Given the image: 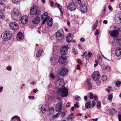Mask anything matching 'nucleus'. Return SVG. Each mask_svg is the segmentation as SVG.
Listing matches in <instances>:
<instances>
[{"label":"nucleus","instance_id":"nucleus-1","mask_svg":"<svg viewBox=\"0 0 121 121\" xmlns=\"http://www.w3.org/2000/svg\"><path fill=\"white\" fill-rule=\"evenodd\" d=\"M65 82L63 79L58 76V80L56 81L55 86L59 90L58 91V93H61L62 97H66L68 95V89L65 87Z\"/></svg>","mask_w":121,"mask_h":121},{"label":"nucleus","instance_id":"nucleus-42","mask_svg":"<svg viewBox=\"0 0 121 121\" xmlns=\"http://www.w3.org/2000/svg\"><path fill=\"white\" fill-rule=\"evenodd\" d=\"M49 2L50 3L51 6L52 7H53L54 5L53 2L51 0H50L49 1Z\"/></svg>","mask_w":121,"mask_h":121},{"label":"nucleus","instance_id":"nucleus-35","mask_svg":"<svg viewBox=\"0 0 121 121\" xmlns=\"http://www.w3.org/2000/svg\"><path fill=\"white\" fill-rule=\"evenodd\" d=\"M72 52L73 53L75 54H77L78 53V52L77 49L75 48L73 49Z\"/></svg>","mask_w":121,"mask_h":121},{"label":"nucleus","instance_id":"nucleus-64","mask_svg":"<svg viewBox=\"0 0 121 121\" xmlns=\"http://www.w3.org/2000/svg\"><path fill=\"white\" fill-rule=\"evenodd\" d=\"M84 98L85 100L86 101H87V97L86 96H84Z\"/></svg>","mask_w":121,"mask_h":121},{"label":"nucleus","instance_id":"nucleus-24","mask_svg":"<svg viewBox=\"0 0 121 121\" xmlns=\"http://www.w3.org/2000/svg\"><path fill=\"white\" fill-rule=\"evenodd\" d=\"M48 13L47 12H45L42 15L41 18L42 19H47L48 18Z\"/></svg>","mask_w":121,"mask_h":121},{"label":"nucleus","instance_id":"nucleus-44","mask_svg":"<svg viewBox=\"0 0 121 121\" xmlns=\"http://www.w3.org/2000/svg\"><path fill=\"white\" fill-rule=\"evenodd\" d=\"M112 95L111 94L108 97V99L109 100H110L112 99Z\"/></svg>","mask_w":121,"mask_h":121},{"label":"nucleus","instance_id":"nucleus-21","mask_svg":"<svg viewBox=\"0 0 121 121\" xmlns=\"http://www.w3.org/2000/svg\"><path fill=\"white\" fill-rule=\"evenodd\" d=\"M11 121H21V120L19 117L15 116L12 118Z\"/></svg>","mask_w":121,"mask_h":121},{"label":"nucleus","instance_id":"nucleus-60","mask_svg":"<svg viewBox=\"0 0 121 121\" xmlns=\"http://www.w3.org/2000/svg\"><path fill=\"white\" fill-rule=\"evenodd\" d=\"M43 21L42 22L43 24H44L47 21L46 19H42Z\"/></svg>","mask_w":121,"mask_h":121},{"label":"nucleus","instance_id":"nucleus-17","mask_svg":"<svg viewBox=\"0 0 121 121\" xmlns=\"http://www.w3.org/2000/svg\"><path fill=\"white\" fill-rule=\"evenodd\" d=\"M17 40L18 41H21L23 39V34L21 32H18L17 35Z\"/></svg>","mask_w":121,"mask_h":121},{"label":"nucleus","instance_id":"nucleus-43","mask_svg":"<svg viewBox=\"0 0 121 121\" xmlns=\"http://www.w3.org/2000/svg\"><path fill=\"white\" fill-rule=\"evenodd\" d=\"M79 103L78 102L76 103V104H75L74 105V107L76 108H78L79 107L78 105Z\"/></svg>","mask_w":121,"mask_h":121},{"label":"nucleus","instance_id":"nucleus-31","mask_svg":"<svg viewBox=\"0 0 121 121\" xmlns=\"http://www.w3.org/2000/svg\"><path fill=\"white\" fill-rule=\"evenodd\" d=\"M46 109L45 106L43 105L41 107V111L43 113L44 112L46 111Z\"/></svg>","mask_w":121,"mask_h":121},{"label":"nucleus","instance_id":"nucleus-29","mask_svg":"<svg viewBox=\"0 0 121 121\" xmlns=\"http://www.w3.org/2000/svg\"><path fill=\"white\" fill-rule=\"evenodd\" d=\"M98 21L97 20L96 21V22L93 25V30H94L96 29L97 26V24L98 23Z\"/></svg>","mask_w":121,"mask_h":121},{"label":"nucleus","instance_id":"nucleus-30","mask_svg":"<svg viewBox=\"0 0 121 121\" xmlns=\"http://www.w3.org/2000/svg\"><path fill=\"white\" fill-rule=\"evenodd\" d=\"M21 0H12L13 3L16 4H18L20 3Z\"/></svg>","mask_w":121,"mask_h":121},{"label":"nucleus","instance_id":"nucleus-39","mask_svg":"<svg viewBox=\"0 0 121 121\" xmlns=\"http://www.w3.org/2000/svg\"><path fill=\"white\" fill-rule=\"evenodd\" d=\"M55 5L59 9H61L62 8V6L57 3H56Z\"/></svg>","mask_w":121,"mask_h":121},{"label":"nucleus","instance_id":"nucleus-52","mask_svg":"<svg viewBox=\"0 0 121 121\" xmlns=\"http://www.w3.org/2000/svg\"><path fill=\"white\" fill-rule=\"evenodd\" d=\"M80 41L81 42H83L85 41V39L84 38H82L80 39Z\"/></svg>","mask_w":121,"mask_h":121},{"label":"nucleus","instance_id":"nucleus-55","mask_svg":"<svg viewBox=\"0 0 121 121\" xmlns=\"http://www.w3.org/2000/svg\"><path fill=\"white\" fill-rule=\"evenodd\" d=\"M119 121H121V114H119L118 116Z\"/></svg>","mask_w":121,"mask_h":121},{"label":"nucleus","instance_id":"nucleus-20","mask_svg":"<svg viewBox=\"0 0 121 121\" xmlns=\"http://www.w3.org/2000/svg\"><path fill=\"white\" fill-rule=\"evenodd\" d=\"M40 18L38 16L37 17L32 21V22L35 24H38L39 22Z\"/></svg>","mask_w":121,"mask_h":121},{"label":"nucleus","instance_id":"nucleus-62","mask_svg":"<svg viewBox=\"0 0 121 121\" xmlns=\"http://www.w3.org/2000/svg\"><path fill=\"white\" fill-rule=\"evenodd\" d=\"M77 67L76 68V69L79 70L80 69V66L79 65H77Z\"/></svg>","mask_w":121,"mask_h":121},{"label":"nucleus","instance_id":"nucleus-61","mask_svg":"<svg viewBox=\"0 0 121 121\" xmlns=\"http://www.w3.org/2000/svg\"><path fill=\"white\" fill-rule=\"evenodd\" d=\"M28 98L29 99H30L31 98H32L33 99H34V97L33 96H29L28 97Z\"/></svg>","mask_w":121,"mask_h":121},{"label":"nucleus","instance_id":"nucleus-28","mask_svg":"<svg viewBox=\"0 0 121 121\" xmlns=\"http://www.w3.org/2000/svg\"><path fill=\"white\" fill-rule=\"evenodd\" d=\"M107 77L106 75H103L101 77V79L103 81H105L107 80Z\"/></svg>","mask_w":121,"mask_h":121},{"label":"nucleus","instance_id":"nucleus-40","mask_svg":"<svg viewBox=\"0 0 121 121\" xmlns=\"http://www.w3.org/2000/svg\"><path fill=\"white\" fill-rule=\"evenodd\" d=\"M97 58L98 60H100V61H102L101 57L99 54H98L97 55Z\"/></svg>","mask_w":121,"mask_h":121},{"label":"nucleus","instance_id":"nucleus-49","mask_svg":"<svg viewBox=\"0 0 121 121\" xmlns=\"http://www.w3.org/2000/svg\"><path fill=\"white\" fill-rule=\"evenodd\" d=\"M105 69H106L108 71H109L110 70V67L109 66H107L106 67Z\"/></svg>","mask_w":121,"mask_h":121},{"label":"nucleus","instance_id":"nucleus-7","mask_svg":"<svg viewBox=\"0 0 121 121\" xmlns=\"http://www.w3.org/2000/svg\"><path fill=\"white\" fill-rule=\"evenodd\" d=\"M56 37L59 40H62L64 38L63 30L62 29H60L56 33Z\"/></svg>","mask_w":121,"mask_h":121},{"label":"nucleus","instance_id":"nucleus-10","mask_svg":"<svg viewBox=\"0 0 121 121\" xmlns=\"http://www.w3.org/2000/svg\"><path fill=\"white\" fill-rule=\"evenodd\" d=\"M114 18L116 22L118 24L121 23V13H117L115 14Z\"/></svg>","mask_w":121,"mask_h":121},{"label":"nucleus","instance_id":"nucleus-37","mask_svg":"<svg viewBox=\"0 0 121 121\" xmlns=\"http://www.w3.org/2000/svg\"><path fill=\"white\" fill-rule=\"evenodd\" d=\"M49 111L51 114L53 113L54 111V109L52 108H50L49 109Z\"/></svg>","mask_w":121,"mask_h":121},{"label":"nucleus","instance_id":"nucleus-32","mask_svg":"<svg viewBox=\"0 0 121 121\" xmlns=\"http://www.w3.org/2000/svg\"><path fill=\"white\" fill-rule=\"evenodd\" d=\"M85 106L86 108H90L91 104L89 102H87L86 103Z\"/></svg>","mask_w":121,"mask_h":121},{"label":"nucleus","instance_id":"nucleus-11","mask_svg":"<svg viewBox=\"0 0 121 121\" xmlns=\"http://www.w3.org/2000/svg\"><path fill=\"white\" fill-rule=\"evenodd\" d=\"M69 48L68 46H64L60 49V53L61 55H65L67 54L68 52V49Z\"/></svg>","mask_w":121,"mask_h":121},{"label":"nucleus","instance_id":"nucleus-5","mask_svg":"<svg viewBox=\"0 0 121 121\" xmlns=\"http://www.w3.org/2000/svg\"><path fill=\"white\" fill-rule=\"evenodd\" d=\"M13 35L12 33L9 30L3 32L1 34V37L7 40L10 39L12 37Z\"/></svg>","mask_w":121,"mask_h":121},{"label":"nucleus","instance_id":"nucleus-18","mask_svg":"<svg viewBox=\"0 0 121 121\" xmlns=\"http://www.w3.org/2000/svg\"><path fill=\"white\" fill-rule=\"evenodd\" d=\"M121 48L120 47L117 48L115 51V54L116 56H119L121 55Z\"/></svg>","mask_w":121,"mask_h":121},{"label":"nucleus","instance_id":"nucleus-57","mask_svg":"<svg viewBox=\"0 0 121 121\" xmlns=\"http://www.w3.org/2000/svg\"><path fill=\"white\" fill-rule=\"evenodd\" d=\"M92 55V53L90 52H89L88 53V55L89 56V57H90Z\"/></svg>","mask_w":121,"mask_h":121},{"label":"nucleus","instance_id":"nucleus-51","mask_svg":"<svg viewBox=\"0 0 121 121\" xmlns=\"http://www.w3.org/2000/svg\"><path fill=\"white\" fill-rule=\"evenodd\" d=\"M50 76L52 78H55V76L52 73H51L50 74Z\"/></svg>","mask_w":121,"mask_h":121},{"label":"nucleus","instance_id":"nucleus-41","mask_svg":"<svg viewBox=\"0 0 121 121\" xmlns=\"http://www.w3.org/2000/svg\"><path fill=\"white\" fill-rule=\"evenodd\" d=\"M51 21H53L52 18L50 17L49 16L48 17L47 19V22H49Z\"/></svg>","mask_w":121,"mask_h":121},{"label":"nucleus","instance_id":"nucleus-26","mask_svg":"<svg viewBox=\"0 0 121 121\" xmlns=\"http://www.w3.org/2000/svg\"><path fill=\"white\" fill-rule=\"evenodd\" d=\"M42 52V49H39L37 52L36 56L37 57H39L41 55Z\"/></svg>","mask_w":121,"mask_h":121},{"label":"nucleus","instance_id":"nucleus-54","mask_svg":"<svg viewBox=\"0 0 121 121\" xmlns=\"http://www.w3.org/2000/svg\"><path fill=\"white\" fill-rule=\"evenodd\" d=\"M85 57L86 59L87 60H88L90 57H89V56L87 54H86V55H85Z\"/></svg>","mask_w":121,"mask_h":121},{"label":"nucleus","instance_id":"nucleus-48","mask_svg":"<svg viewBox=\"0 0 121 121\" xmlns=\"http://www.w3.org/2000/svg\"><path fill=\"white\" fill-rule=\"evenodd\" d=\"M89 97L91 99H92L93 98V95L92 93H90V95Z\"/></svg>","mask_w":121,"mask_h":121},{"label":"nucleus","instance_id":"nucleus-33","mask_svg":"<svg viewBox=\"0 0 121 121\" xmlns=\"http://www.w3.org/2000/svg\"><path fill=\"white\" fill-rule=\"evenodd\" d=\"M96 106L99 109L101 107V102L100 101H99L97 103Z\"/></svg>","mask_w":121,"mask_h":121},{"label":"nucleus","instance_id":"nucleus-2","mask_svg":"<svg viewBox=\"0 0 121 121\" xmlns=\"http://www.w3.org/2000/svg\"><path fill=\"white\" fill-rule=\"evenodd\" d=\"M110 30L109 33H110V35L112 37H114L113 38V41L111 42L112 44V48L114 49L116 47V43H118L120 45L121 44V39L118 37H117L118 34V31L116 30Z\"/></svg>","mask_w":121,"mask_h":121},{"label":"nucleus","instance_id":"nucleus-56","mask_svg":"<svg viewBox=\"0 0 121 121\" xmlns=\"http://www.w3.org/2000/svg\"><path fill=\"white\" fill-rule=\"evenodd\" d=\"M95 105V102L93 101L92 102L91 104V106L92 107H93Z\"/></svg>","mask_w":121,"mask_h":121},{"label":"nucleus","instance_id":"nucleus-23","mask_svg":"<svg viewBox=\"0 0 121 121\" xmlns=\"http://www.w3.org/2000/svg\"><path fill=\"white\" fill-rule=\"evenodd\" d=\"M28 18L27 16H23V24H26L28 23Z\"/></svg>","mask_w":121,"mask_h":121},{"label":"nucleus","instance_id":"nucleus-16","mask_svg":"<svg viewBox=\"0 0 121 121\" xmlns=\"http://www.w3.org/2000/svg\"><path fill=\"white\" fill-rule=\"evenodd\" d=\"M73 38V34L71 33H69L67 36L66 41L68 43H69Z\"/></svg>","mask_w":121,"mask_h":121},{"label":"nucleus","instance_id":"nucleus-15","mask_svg":"<svg viewBox=\"0 0 121 121\" xmlns=\"http://www.w3.org/2000/svg\"><path fill=\"white\" fill-rule=\"evenodd\" d=\"M56 111L57 112H60L62 109V104L60 103H58L56 104Z\"/></svg>","mask_w":121,"mask_h":121},{"label":"nucleus","instance_id":"nucleus-19","mask_svg":"<svg viewBox=\"0 0 121 121\" xmlns=\"http://www.w3.org/2000/svg\"><path fill=\"white\" fill-rule=\"evenodd\" d=\"M90 79L87 78L86 81L87 83V85L88 87V89L89 90L91 89L92 88V84L90 82Z\"/></svg>","mask_w":121,"mask_h":121},{"label":"nucleus","instance_id":"nucleus-53","mask_svg":"<svg viewBox=\"0 0 121 121\" xmlns=\"http://www.w3.org/2000/svg\"><path fill=\"white\" fill-rule=\"evenodd\" d=\"M61 114L62 117H64L65 115V112H62L61 113Z\"/></svg>","mask_w":121,"mask_h":121},{"label":"nucleus","instance_id":"nucleus-14","mask_svg":"<svg viewBox=\"0 0 121 121\" xmlns=\"http://www.w3.org/2000/svg\"><path fill=\"white\" fill-rule=\"evenodd\" d=\"M80 10L82 13H84L86 12L87 9L86 5L85 4H83L80 5Z\"/></svg>","mask_w":121,"mask_h":121},{"label":"nucleus","instance_id":"nucleus-34","mask_svg":"<svg viewBox=\"0 0 121 121\" xmlns=\"http://www.w3.org/2000/svg\"><path fill=\"white\" fill-rule=\"evenodd\" d=\"M53 21L47 22V25L51 27L52 26L53 23Z\"/></svg>","mask_w":121,"mask_h":121},{"label":"nucleus","instance_id":"nucleus-13","mask_svg":"<svg viewBox=\"0 0 121 121\" xmlns=\"http://www.w3.org/2000/svg\"><path fill=\"white\" fill-rule=\"evenodd\" d=\"M68 72V70L67 69L64 67L60 70L59 74L61 75H65L67 74Z\"/></svg>","mask_w":121,"mask_h":121},{"label":"nucleus","instance_id":"nucleus-46","mask_svg":"<svg viewBox=\"0 0 121 121\" xmlns=\"http://www.w3.org/2000/svg\"><path fill=\"white\" fill-rule=\"evenodd\" d=\"M59 114L58 113H57L55 115H53V117L57 118L59 117Z\"/></svg>","mask_w":121,"mask_h":121},{"label":"nucleus","instance_id":"nucleus-59","mask_svg":"<svg viewBox=\"0 0 121 121\" xmlns=\"http://www.w3.org/2000/svg\"><path fill=\"white\" fill-rule=\"evenodd\" d=\"M103 23H104L106 24L107 23L108 21L106 20H104L103 21Z\"/></svg>","mask_w":121,"mask_h":121},{"label":"nucleus","instance_id":"nucleus-45","mask_svg":"<svg viewBox=\"0 0 121 121\" xmlns=\"http://www.w3.org/2000/svg\"><path fill=\"white\" fill-rule=\"evenodd\" d=\"M11 67L10 66H8L6 67V69L8 71H11Z\"/></svg>","mask_w":121,"mask_h":121},{"label":"nucleus","instance_id":"nucleus-47","mask_svg":"<svg viewBox=\"0 0 121 121\" xmlns=\"http://www.w3.org/2000/svg\"><path fill=\"white\" fill-rule=\"evenodd\" d=\"M121 82L120 81H118L117 82H116V86H117L120 85L121 84Z\"/></svg>","mask_w":121,"mask_h":121},{"label":"nucleus","instance_id":"nucleus-8","mask_svg":"<svg viewBox=\"0 0 121 121\" xmlns=\"http://www.w3.org/2000/svg\"><path fill=\"white\" fill-rule=\"evenodd\" d=\"M66 61V56H62L59 57V63L62 65H65Z\"/></svg>","mask_w":121,"mask_h":121},{"label":"nucleus","instance_id":"nucleus-6","mask_svg":"<svg viewBox=\"0 0 121 121\" xmlns=\"http://www.w3.org/2000/svg\"><path fill=\"white\" fill-rule=\"evenodd\" d=\"M38 8L37 6L34 5L32 6L30 10V13L31 15H35L36 16L38 15L40 12V11H37Z\"/></svg>","mask_w":121,"mask_h":121},{"label":"nucleus","instance_id":"nucleus-4","mask_svg":"<svg viewBox=\"0 0 121 121\" xmlns=\"http://www.w3.org/2000/svg\"><path fill=\"white\" fill-rule=\"evenodd\" d=\"M92 77L93 79L95 82L96 84L97 85H100L101 82L99 80L100 77L99 72L97 71H95L92 73Z\"/></svg>","mask_w":121,"mask_h":121},{"label":"nucleus","instance_id":"nucleus-12","mask_svg":"<svg viewBox=\"0 0 121 121\" xmlns=\"http://www.w3.org/2000/svg\"><path fill=\"white\" fill-rule=\"evenodd\" d=\"M68 8L70 11H72L75 10L76 9V6L74 3L72 2L69 4Z\"/></svg>","mask_w":121,"mask_h":121},{"label":"nucleus","instance_id":"nucleus-25","mask_svg":"<svg viewBox=\"0 0 121 121\" xmlns=\"http://www.w3.org/2000/svg\"><path fill=\"white\" fill-rule=\"evenodd\" d=\"M5 7L3 3H0V11H4Z\"/></svg>","mask_w":121,"mask_h":121},{"label":"nucleus","instance_id":"nucleus-22","mask_svg":"<svg viewBox=\"0 0 121 121\" xmlns=\"http://www.w3.org/2000/svg\"><path fill=\"white\" fill-rule=\"evenodd\" d=\"M109 111H110L109 113L112 116H113L114 114L117 112V111L114 108L112 109L111 110Z\"/></svg>","mask_w":121,"mask_h":121},{"label":"nucleus","instance_id":"nucleus-38","mask_svg":"<svg viewBox=\"0 0 121 121\" xmlns=\"http://www.w3.org/2000/svg\"><path fill=\"white\" fill-rule=\"evenodd\" d=\"M75 99L77 101H79L81 100V97L77 95L75 97Z\"/></svg>","mask_w":121,"mask_h":121},{"label":"nucleus","instance_id":"nucleus-3","mask_svg":"<svg viewBox=\"0 0 121 121\" xmlns=\"http://www.w3.org/2000/svg\"><path fill=\"white\" fill-rule=\"evenodd\" d=\"M11 16L13 19H17V18L21 17V21L22 24H23L22 21L23 18L22 15L20 13L19 10L17 8H14L11 12Z\"/></svg>","mask_w":121,"mask_h":121},{"label":"nucleus","instance_id":"nucleus-27","mask_svg":"<svg viewBox=\"0 0 121 121\" xmlns=\"http://www.w3.org/2000/svg\"><path fill=\"white\" fill-rule=\"evenodd\" d=\"M115 29L119 31H121V25L120 26H114Z\"/></svg>","mask_w":121,"mask_h":121},{"label":"nucleus","instance_id":"nucleus-63","mask_svg":"<svg viewBox=\"0 0 121 121\" xmlns=\"http://www.w3.org/2000/svg\"><path fill=\"white\" fill-rule=\"evenodd\" d=\"M33 90V93H35L38 91V90L37 89H34Z\"/></svg>","mask_w":121,"mask_h":121},{"label":"nucleus","instance_id":"nucleus-36","mask_svg":"<svg viewBox=\"0 0 121 121\" xmlns=\"http://www.w3.org/2000/svg\"><path fill=\"white\" fill-rule=\"evenodd\" d=\"M5 16L4 13L1 12L0 11V18H3Z\"/></svg>","mask_w":121,"mask_h":121},{"label":"nucleus","instance_id":"nucleus-58","mask_svg":"<svg viewBox=\"0 0 121 121\" xmlns=\"http://www.w3.org/2000/svg\"><path fill=\"white\" fill-rule=\"evenodd\" d=\"M108 9L109 10H112V7L110 5H109L108 6Z\"/></svg>","mask_w":121,"mask_h":121},{"label":"nucleus","instance_id":"nucleus-50","mask_svg":"<svg viewBox=\"0 0 121 121\" xmlns=\"http://www.w3.org/2000/svg\"><path fill=\"white\" fill-rule=\"evenodd\" d=\"M98 119L96 118L95 119H91L89 120V121H97Z\"/></svg>","mask_w":121,"mask_h":121},{"label":"nucleus","instance_id":"nucleus-9","mask_svg":"<svg viewBox=\"0 0 121 121\" xmlns=\"http://www.w3.org/2000/svg\"><path fill=\"white\" fill-rule=\"evenodd\" d=\"M9 26L10 28L14 30H17L19 27L18 25L14 22L10 23L9 24Z\"/></svg>","mask_w":121,"mask_h":121}]
</instances>
